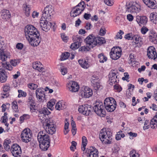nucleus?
I'll return each instance as SVG.
<instances>
[{
	"label": "nucleus",
	"mask_w": 157,
	"mask_h": 157,
	"mask_svg": "<svg viewBox=\"0 0 157 157\" xmlns=\"http://www.w3.org/2000/svg\"><path fill=\"white\" fill-rule=\"evenodd\" d=\"M78 111L80 113L86 116L91 115L93 112L91 106L88 105L79 106Z\"/></svg>",
	"instance_id": "6"
},
{
	"label": "nucleus",
	"mask_w": 157,
	"mask_h": 157,
	"mask_svg": "<svg viewBox=\"0 0 157 157\" xmlns=\"http://www.w3.org/2000/svg\"><path fill=\"white\" fill-rule=\"evenodd\" d=\"M82 95L85 98H89L93 94V91L91 89L88 87L85 88L83 92L82 93Z\"/></svg>",
	"instance_id": "23"
},
{
	"label": "nucleus",
	"mask_w": 157,
	"mask_h": 157,
	"mask_svg": "<svg viewBox=\"0 0 157 157\" xmlns=\"http://www.w3.org/2000/svg\"><path fill=\"white\" fill-rule=\"evenodd\" d=\"M148 37L149 39H157V34L153 30H150L149 33Z\"/></svg>",
	"instance_id": "32"
},
{
	"label": "nucleus",
	"mask_w": 157,
	"mask_h": 157,
	"mask_svg": "<svg viewBox=\"0 0 157 157\" xmlns=\"http://www.w3.org/2000/svg\"><path fill=\"white\" fill-rule=\"evenodd\" d=\"M115 104L113 106H110V105H104L105 107L106 110L109 112H112L115 109L116 107Z\"/></svg>",
	"instance_id": "43"
},
{
	"label": "nucleus",
	"mask_w": 157,
	"mask_h": 157,
	"mask_svg": "<svg viewBox=\"0 0 157 157\" xmlns=\"http://www.w3.org/2000/svg\"><path fill=\"white\" fill-rule=\"evenodd\" d=\"M1 16L3 19H8L10 17L9 11L6 10H3L1 12Z\"/></svg>",
	"instance_id": "26"
},
{
	"label": "nucleus",
	"mask_w": 157,
	"mask_h": 157,
	"mask_svg": "<svg viewBox=\"0 0 157 157\" xmlns=\"http://www.w3.org/2000/svg\"><path fill=\"white\" fill-rule=\"evenodd\" d=\"M11 141L10 140L6 139L5 140L3 145L5 149L7 151L9 150L10 148V144Z\"/></svg>",
	"instance_id": "33"
},
{
	"label": "nucleus",
	"mask_w": 157,
	"mask_h": 157,
	"mask_svg": "<svg viewBox=\"0 0 157 157\" xmlns=\"http://www.w3.org/2000/svg\"><path fill=\"white\" fill-rule=\"evenodd\" d=\"M86 151L85 155L87 157H98V151L94 147H90L87 148Z\"/></svg>",
	"instance_id": "11"
},
{
	"label": "nucleus",
	"mask_w": 157,
	"mask_h": 157,
	"mask_svg": "<svg viewBox=\"0 0 157 157\" xmlns=\"http://www.w3.org/2000/svg\"><path fill=\"white\" fill-rule=\"evenodd\" d=\"M98 57L99 59V61L100 63H103L107 60V58L105 56L103 53H101L98 56Z\"/></svg>",
	"instance_id": "39"
},
{
	"label": "nucleus",
	"mask_w": 157,
	"mask_h": 157,
	"mask_svg": "<svg viewBox=\"0 0 157 157\" xmlns=\"http://www.w3.org/2000/svg\"><path fill=\"white\" fill-rule=\"evenodd\" d=\"M114 87V89L117 92H120L122 90L121 87L117 85H115Z\"/></svg>",
	"instance_id": "62"
},
{
	"label": "nucleus",
	"mask_w": 157,
	"mask_h": 157,
	"mask_svg": "<svg viewBox=\"0 0 157 157\" xmlns=\"http://www.w3.org/2000/svg\"><path fill=\"white\" fill-rule=\"evenodd\" d=\"M66 105L60 101L58 102L56 104V108L57 110H60L66 108Z\"/></svg>",
	"instance_id": "31"
},
{
	"label": "nucleus",
	"mask_w": 157,
	"mask_h": 157,
	"mask_svg": "<svg viewBox=\"0 0 157 157\" xmlns=\"http://www.w3.org/2000/svg\"><path fill=\"white\" fill-rule=\"evenodd\" d=\"M92 85L95 90H97L102 89V86L98 82H92Z\"/></svg>",
	"instance_id": "34"
},
{
	"label": "nucleus",
	"mask_w": 157,
	"mask_h": 157,
	"mask_svg": "<svg viewBox=\"0 0 157 157\" xmlns=\"http://www.w3.org/2000/svg\"><path fill=\"white\" fill-rule=\"evenodd\" d=\"M94 105L92 109L93 111H94L96 114L101 117H104L105 115V111L102 103L100 100H98Z\"/></svg>",
	"instance_id": "3"
},
{
	"label": "nucleus",
	"mask_w": 157,
	"mask_h": 157,
	"mask_svg": "<svg viewBox=\"0 0 157 157\" xmlns=\"http://www.w3.org/2000/svg\"><path fill=\"white\" fill-rule=\"evenodd\" d=\"M127 19L130 21H132L133 19V16L131 14L127 15Z\"/></svg>",
	"instance_id": "63"
},
{
	"label": "nucleus",
	"mask_w": 157,
	"mask_h": 157,
	"mask_svg": "<svg viewBox=\"0 0 157 157\" xmlns=\"http://www.w3.org/2000/svg\"><path fill=\"white\" fill-rule=\"evenodd\" d=\"M7 76L4 68L0 69V81L1 82H5L7 79Z\"/></svg>",
	"instance_id": "22"
},
{
	"label": "nucleus",
	"mask_w": 157,
	"mask_h": 157,
	"mask_svg": "<svg viewBox=\"0 0 157 157\" xmlns=\"http://www.w3.org/2000/svg\"><path fill=\"white\" fill-rule=\"evenodd\" d=\"M109 54L110 58L113 59H117L121 56V49L119 47H113L111 49Z\"/></svg>",
	"instance_id": "7"
},
{
	"label": "nucleus",
	"mask_w": 157,
	"mask_h": 157,
	"mask_svg": "<svg viewBox=\"0 0 157 157\" xmlns=\"http://www.w3.org/2000/svg\"><path fill=\"white\" fill-rule=\"evenodd\" d=\"M149 123V121L147 120H146L144 123V126L143 127V129L145 130L147 129H148L150 127H151L150 125H148V124Z\"/></svg>",
	"instance_id": "55"
},
{
	"label": "nucleus",
	"mask_w": 157,
	"mask_h": 157,
	"mask_svg": "<svg viewBox=\"0 0 157 157\" xmlns=\"http://www.w3.org/2000/svg\"><path fill=\"white\" fill-rule=\"evenodd\" d=\"M31 134L29 132V129L28 131L26 129H24L22 132L21 137L22 141L28 143L31 140Z\"/></svg>",
	"instance_id": "12"
},
{
	"label": "nucleus",
	"mask_w": 157,
	"mask_h": 157,
	"mask_svg": "<svg viewBox=\"0 0 157 157\" xmlns=\"http://www.w3.org/2000/svg\"><path fill=\"white\" fill-rule=\"evenodd\" d=\"M84 2H81L74 7L71 12V16L75 17L81 13L84 9Z\"/></svg>",
	"instance_id": "4"
},
{
	"label": "nucleus",
	"mask_w": 157,
	"mask_h": 157,
	"mask_svg": "<svg viewBox=\"0 0 157 157\" xmlns=\"http://www.w3.org/2000/svg\"><path fill=\"white\" fill-rule=\"evenodd\" d=\"M80 46V44L79 42H75L72 43L71 45V48L74 50L79 48Z\"/></svg>",
	"instance_id": "46"
},
{
	"label": "nucleus",
	"mask_w": 157,
	"mask_h": 157,
	"mask_svg": "<svg viewBox=\"0 0 157 157\" xmlns=\"http://www.w3.org/2000/svg\"><path fill=\"white\" fill-rule=\"evenodd\" d=\"M90 41L92 43L94 42H96V43H94L95 44L94 45V47L97 45H100L106 42L105 40H90Z\"/></svg>",
	"instance_id": "38"
},
{
	"label": "nucleus",
	"mask_w": 157,
	"mask_h": 157,
	"mask_svg": "<svg viewBox=\"0 0 157 157\" xmlns=\"http://www.w3.org/2000/svg\"><path fill=\"white\" fill-rule=\"evenodd\" d=\"M147 56L149 59L155 60L157 57V54L155 48L152 46L149 47L147 49Z\"/></svg>",
	"instance_id": "14"
},
{
	"label": "nucleus",
	"mask_w": 157,
	"mask_h": 157,
	"mask_svg": "<svg viewBox=\"0 0 157 157\" xmlns=\"http://www.w3.org/2000/svg\"><path fill=\"white\" fill-rule=\"evenodd\" d=\"M124 34V32L123 31L121 30H120L119 32L117 33L115 38L116 39H121L122 38V35Z\"/></svg>",
	"instance_id": "49"
},
{
	"label": "nucleus",
	"mask_w": 157,
	"mask_h": 157,
	"mask_svg": "<svg viewBox=\"0 0 157 157\" xmlns=\"http://www.w3.org/2000/svg\"><path fill=\"white\" fill-rule=\"evenodd\" d=\"M148 31V29L145 26H143L141 29V31L143 34H145Z\"/></svg>",
	"instance_id": "58"
},
{
	"label": "nucleus",
	"mask_w": 157,
	"mask_h": 157,
	"mask_svg": "<svg viewBox=\"0 0 157 157\" xmlns=\"http://www.w3.org/2000/svg\"><path fill=\"white\" fill-rule=\"evenodd\" d=\"M20 62V60L18 59H14V60H11L10 61V63L13 66H16Z\"/></svg>",
	"instance_id": "51"
},
{
	"label": "nucleus",
	"mask_w": 157,
	"mask_h": 157,
	"mask_svg": "<svg viewBox=\"0 0 157 157\" xmlns=\"http://www.w3.org/2000/svg\"><path fill=\"white\" fill-rule=\"evenodd\" d=\"M60 71L61 72L62 74L64 75L67 73V69L66 67H64L63 66H61L60 67Z\"/></svg>",
	"instance_id": "53"
},
{
	"label": "nucleus",
	"mask_w": 157,
	"mask_h": 157,
	"mask_svg": "<svg viewBox=\"0 0 157 157\" xmlns=\"http://www.w3.org/2000/svg\"><path fill=\"white\" fill-rule=\"evenodd\" d=\"M10 90V87L7 86H5L3 87V90L4 93L2 94L4 95L6 97H7L8 96L9 94V91Z\"/></svg>",
	"instance_id": "35"
},
{
	"label": "nucleus",
	"mask_w": 157,
	"mask_h": 157,
	"mask_svg": "<svg viewBox=\"0 0 157 157\" xmlns=\"http://www.w3.org/2000/svg\"><path fill=\"white\" fill-rule=\"evenodd\" d=\"M116 74L115 72H113V71H111L109 75V78L116 77Z\"/></svg>",
	"instance_id": "60"
},
{
	"label": "nucleus",
	"mask_w": 157,
	"mask_h": 157,
	"mask_svg": "<svg viewBox=\"0 0 157 157\" xmlns=\"http://www.w3.org/2000/svg\"><path fill=\"white\" fill-rule=\"evenodd\" d=\"M3 68H5L6 69L8 70L9 71H11L12 70L13 67L11 65L9 64L8 62H6L5 63H2Z\"/></svg>",
	"instance_id": "40"
},
{
	"label": "nucleus",
	"mask_w": 157,
	"mask_h": 157,
	"mask_svg": "<svg viewBox=\"0 0 157 157\" xmlns=\"http://www.w3.org/2000/svg\"><path fill=\"white\" fill-rule=\"evenodd\" d=\"M53 10L51 5H48L45 8L42 16V19H48V21L51 19V16L53 14Z\"/></svg>",
	"instance_id": "9"
},
{
	"label": "nucleus",
	"mask_w": 157,
	"mask_h": 157,
	"mask_svg": "<svg viewBox=\"0 0 157 157\" xmlns=\"http://www.w3.org/2000/svg\"><path fill=\"white\" fill-rule=\"evenodd\" d=\"M12 108L13 110L16 112H18V109L17 102L16 101H13L12 103Z\"/></svg>",
	"instance_id": "47"
},
{
	"label": "nucleus",
	"mask_w": 157,
	"mask_h": 157,
	"mask_svg": "<svg viewBox=\"0 0 157 157\" xmlns=\"http://www.w3.org/2000/svg\"><path fill=\"white\" fill-rule=\"evenodd\" d=\"M37 86L36 85L34 84L31 83L28 85V87L32 90H34L36 89Z\"/></svg>",
	"instance_id": "57"
},
{
	"label": "nucleus",
	"mask_w": 157,
	"mask_h": 157,
	"mask_svg": "<svg viewBox=\"0 0 157 157\" xmlns=\"http://www.w3.org/2000/svg\"><path fill=\"white\" fill-rule=\"evenodd\" d=\"M69 90L72 92H76L79 89V86L77 83L74 81H70L67 86Z\"/></svg>",
	"instance_id": "17"
},
{
	"label": "nucleus",
	"mask_w": 157,
	"mask_h": 157,
	"mask_svg": "<svg viewBox=\"0 0 157 157\" xmlns=\"http://www.w3.org/2000/svg\"><path fill=\"white\" fill-rule=\"evenodd\" d=\"M102 141V143L104 144H110L112 142V137H110V139H109L107 137H105L102 140H100Z\"/></svg>",
	"instance_id": "45"
},
{
	"label": "nucleus",
	"mask_w": 157,
	"mask_h": 157,
	"mask_svg": "<svg viewBox=\"0 0 157 157\" xmlns=\"http://www.w3.org/2000/svg\"><path fill=\"white\" fill-rule=\"evenodd\" d=\"M104 2L105 4L109 6H112L113 3V0H104Z\"/></svg>",
	"instance_id": "56"
},
{
	"label": "nucleus",
	"mask_w": 157,
	"mask_h": 157,
	"mask_svg": "<svg viewBox=\"0 0 157 157\" xmlns=\"http://www.w3.org/2000/svg\"><path fill=\"white\" fill-rule=\"evenodd\" d=\"M43 88H38L36 91V96L38 101L41 102H43L45 100V94L44 92L43 91Z\"/></svg>",
	"instance_id": "19"
},
{
	"label": "nucleus",
	"mask_w": 157,
	"mask_h": 157,
	"mask_svg": "<svg viewBox=\"0 0 157 157\" xmlns=\"http://www.w3.org/2000/svg\"><path fill=\"white\" fill-rule=\"evenodd\" d=\"M87 142L86 138L85 136H83L82 138V147H81L82 150L85 151Z\"/></svg>",
	"instance_id": "36"
},
{
	"label": "nucleus",
	"mask_w": 157,
	"mask_h": 157,
	"mask_svg": "<svg viewBox=\"0 0 157 157\" xmlns=\"http://www.w3.org/2000/svg\"><path fill=\"white\" fill-rule=\"evenodd\" d=\"M112 132L109 131L108 129H102L100 132L99 134V138L100 140H102L105 137H107L109 139L110 137L112 136Z\"/></svg>",
	"instance_id": "16"
},
{
	"label": "nucleus",
	"mask_w": 157,
	"mask_h": 157,
	"mask_svg": "<svg viewBox=\"0 0 157 157\" xmlns=\"http://www.w3.org/2000/svg\"><path fill=\"white\" fill-rule=\"evenodd\" d=\"M26 103L28 105L30 106V110L32 112H35L37 109V107L36 105V103L33 96L29 94L27 98Z\"/></svg>",
	"instance_id": "5"
},
{
	"label": "nucleus",
	"mask_w": 157,
	"mask_h": 157,
	"mask_svg": "<svg viewBox=\"0 0 157 157\" xmlns=\"http://www.w3.org/2000/svg\"><path fill=\"white\" fill-rule=\"evenodd\" d=\"M117 76H116V77L109 78V84L110 85H112L113 84L115 83V82H117L116 78H117Z\"/></svg>",
	"instance_id": "50"
},
{
	"label": "nucleus",
	"mask_w": 157,
	"mask_h": 157,
	"mask_svg": "<svg viewBox=\"0 0 157 157\" xmlns=\"http://www.w3.org/2000/svg\"><path fill=\"white\" fill-rule=\"evenodd\" d=\"M86 43V47L84 46L81 47L79 49V51L82 52H87L90 51L91 48L94 47V43H96L95 42L91 43L90 40H85Z\"/></svg>",
	"instance_id": "15"
},
{
	"label": "nucleus",
	"mask_w": 157,
	"mask_h": 157,
	"mask_svg": "<svg viewBox=\"0 0 157 157\" xmlns=\"http://www.w3.org/2000/svg\"><path fill=\"white\" fill-rule=\"evenodd\" d=\"M40 22V25L41 29L44 31L47 32L50 29V26L48 25V21H50V20L48 21V19L41 18Z\"/></svg>",
	"instance_id": "18"
},
{
	"label": "nucleus",
	"mask_w": 157,
	"mask_h": 157,
	"mask_svg": "<svg viewBox=\"0 0 157 157\" xmlns=\"http://www.w3.org/2000/svg\"><path fill=\"white\" fill-rule=\"evenodd\" d=\"M150 126L153 129L157 128V112L155 115L151 120Z\"/></svg>",
	"instance_id": "25"
},
{
	"label": "nucleus",
	"mask_w": 157,
	"mask_h": 157,
	"mask_svg": "<svg viewBox=\"0 0 157 157\" xmlns=\"http://www.w3.org/2000/svg\"><path fill=\"white\" fill-rule=\"evenodd\" d=\"M150 18L151 20L157 21V14L151 13L150 15Z\"/></svg>",
	"instance_id": "54"
},
{
	"label": "nucleus",
	"mask_w": 157,
	"mask_h": 157,
	"mask_svg": "<svg viewBox=\"0 0 157 157\" xmlns=\"http://www.w3.org/2000/svg\"><path fill=\"white\" fill-rule=\"evenodd\" d=\"M61 37L62 39H69L68 36L66 35L64 33L61 34Z\"/></svg>",
	"instance_id": "64"
},
{
	"label": "nucleus",
	"mask_w": 157,
	"mask_h": 157,
	"mask_svg": "<svg viewBox=\"0 0 157 157\" xmlns=\"http://www.w3.org/2000/svg\"><path fill=\"white\" fill-rule=\"evenodd\" d=\"M25 37L27 39H36L40 38V34L36 29L33 25H28L25 29Z\"/></svg>",
	"instance_id": "2"
},
{
	"label": "nucleus",
	"mask_w": 157,
	"mask_h": 157,
	"mask_svg": "<svg viewBox=\"0 0 157 157\" xmlns=\"http://www.w3.org/2000/svg\"><path fill=\"white\" fill-rule=\"evenodd\" d=\"M132 45H136V47H140L143 44V42L141 40H133L132 42Z\"/></svg>",
	"instance_id": "41"
},
{
	"label": "nucleus",
	"mask_w": 157,
	"mask_h": 157,
	"mask_svg": "<svg viewBox=\"0 0 157 157\" xmlns=\"http://www.w3.org/2000/svg\"><path fill=\"white\" fill-rule=\"evenodd\" d=\"M78 62L81 67L84 69H87L89 67V64L85 59L79 60Z\"/></svg>",
	"instance_id": "29"
},
{
	"label": "nucleus",
	"mask_w": 157,
	"mask_h": 157,
	"mask_svg": "<svg viewBox=\"0 0 157 157\" xmlns=\"http://www.w3.org/2000/svg\"><path fill=\"white\" fill-rule=\"evenodd\" d=\"M24 10L25 11V14L27 17H28L30 15V7L28 5H24Z\"/></svg>",
	"instance_id": "42"
},
{
	"label": "nucleus",
	"mask_w": 157,
	"mask_h": 157,
	"mask_svg": "<svg viewBox=\"0 0 157 157\" xmlns=\"http://www.w3.org/2000/svg\"><path fill=\"white\" fill-rule=\"evenodd\" d=\"M37 139L39 143L40 147L42 151H47L50 146L49 136L46 134L45 131H41L38 134Z\"/></svg>",
	"instance_id": "1"
},
{
	"label": "nucleus",
	"mask_w": 157,
	"mask_h": 157,
	"mask_svg": "<svg viewBox=\"0 0 157 157\" xmlns=\"http://www.w3.org/2000/svg\"><path fill=\"white\" fill-rule=\"evenodd\" d=\"M55 104V102L51 100V101L48 102L47 104L48 107L50 109L52 110V108L53 107V106Z\"/></svg>",
	"instance_id": "52"
},
{
	"label": "nucleus",
	"mask_w": 157,
	"mask_h": 157,
	"mask_svg": "<svg viewBox=\"0 0 157 157\" xmlns=\"http://www.w3.org/2000/svg\"><path fill=\"white\" fill-rule=\"evenodd\" d=\"M124 77H123L122 78V79L123 80H126L127 81L128 80L129 78V75L127 73H124Z\"/></svg>",
	"instance_id": "59"
},
{
	"label": "nucleus",
	"mask_w": 157,
	"mask_h": 157,
	"mask_svg": "<svg viewBox=\"0 0 157 157\" xmlns=\"http://www.w3.org/2000/svg\"><path fill=\"white\" fill-rule=\"evenodd\" d=\"M124 38L126 39H139L140 36L138 35H134L130 33L126 34Z\"/></svg>",
	"instance_id": "28"
},
{
	"label": "nucleus",
	"mask_w": 157,
	"mask_h": 157,
	"mask_svg": "<svg viewBox=\"0 0 157 157\" xmlns=\"http://www.w3.org/2000/svg\"><path fill=\"white\" fill-rule=\"evenodd\" d=\"M46 129L48 128L50 134H52L55 132L56 131V126L55 122L51 119H49V121L46 124Z\"/></svg>",
	"instance_id": "13"
},
{
	"label": "nucleus",
	"mask_w": 157,
	"mask_h": 157,
	"mask_svg": "<svg viewBox=\"0 0 157 157\" xmlns=\"http://www.w3.org/2000/svg\"><path fill=\"white\" fill-rule=\"evenodd\" d=\"M23 47V44L21 43H18L16 45V48L18 49H21Z\"/></svg>",
	"instance_id": "61"
},
{
	"label": "nucleus",
	"mask_w": 157,
	"mask_h": 157,
	"mask_svg": "<svg viewBox=\"0 0 157 157\" xmlns=\"http://www.w3.org/2000/svg\"><path fill=\"white\" fill-rule=\"evenodd\" d=\"M0 54L1 56V59L2 61H5L7 59H10V55L9 54L7 53L3 50L0 49Z\"/></svg>",
	"instance_id": "24"
},
{
	"label": "nucleus",
	"mask_w": 157,
	"mask_h": 157,
	"mask_svg": "<svg viewBox=\"0 0 157 157\" xmlns=\"http://www.w3.org/2000/svg\"><path fill=\"white\" fill-rule=\"evenodd\" d=\"M70 53L68 52H65L62 53L60 59L63 61L65 60L68 58L70 56Z\"/></svg>",
	"instance_id": "44"
},
{
	"label": "nucleus",
	"mask_w": 157,
	"mask_h": 157,
	"mask_svg": "<svg viewBox=\"0 0 157 157\" xmlns=\"http://www.w3.org/2000/svg\"><path fill=\"white\" fill-rule=\"evenodd\" d=\"M136 21L140 25H145L147 21V18L145 16H137Z\"/></svg>",
	"instance_id": "20"
},
{
	"label": "nucleus",
	"mask_w": 157,
	"mask_h": 157,
	"mask_svg": "<svg viewBox=\"0 0 157 157\" xmlns=\"http://www.w3.org/2000/svg\"><path fill=\"white\" fill-rule=\"evenodd\" d=\"M12 155L15 157H20L22 153L20 146L17 144H13L10 149Z\"/></svg>",
	"instance_id": "10"
},
{
	"label": "nucleus",
	"mask_w": 157,
	"mask_h": 157,
	"mask_svg": "<svg viewBox=\"0 0 157 157\" xmlns=\"http://www.w3.org/2000/svg\"><path fill=\"white\" fill-rule=\"evenodd\" d=\"M115 104V107H116L117 104L115 100L112 98H106L104 101V105L113 106Z\"/></svg>",
	"instance_id": "21"
},
{
	"label": "nucleus",
	"mask_w": 157,
	"mask_h": 157,
	"mask_svg": "<svg viewBox=\"0 0 157 157\" xmlns=\"http://www.w3.org/2000/svg\"><path fill=\"white\" fill-rule=\"evenodd\" d=\"M30 44L33 46H37L40 42V40H28Z\"/></svg>",
	"instance_id": "37"
},
{
	"label": "nucleus",
	"mask_w": 157,
	"mask_h": 157,
	"mask_svg": "<svg viewBox=\"0 0 157 157\" xmlns=\"http://www.w3.org/2000/svg\"><path fill=\"white\" fill-rule=\"evenodd\" d=\"M144 3L148 7L152 8L156 2L155 0H142Z\"/></svg>",
	"instance_id": "27"
},
{
	"label": "nucleus",
	"mask_w": 157,
	"mask_h": 157,
	"mask_svg": "<svg viewBox=\"0 0 157 157\" xmlns=\"http://www.w3.org/2000/svg\"><path fill=\"white\" fill-rule=\"evenodd\" d=\"M39 117L45 116V115H48L50 114V112L48 111L47 108L42 109V110L39 111Z\"/></svg>",
	"instance_id": "30"
},
{
	"label": "nucleus",
	"mask_w": 157,
	"mask_h": 157,
	"mask_svg": "<svg viewBox=\"0 0 157 157\" xmlns=\"http://www.w3.org/2000/svg\"><path fill=\"white\" fill-rule=\"evenodd\" d=\"M139 6L133 2H127L126 4V11L130 13L138 12L140 10Z\"/></svg>",
	"instance_id": "8"
},
{
	"label": "nucleus",
	"mask_w": 157,
	"mask_h": 157,
	"mask_svg": "<svg viewBox=\"0 0 157 157\" xmlns=\"http://www.w3.org/2000/svg\"><path fill=\"white\" fill-rule=\"evenodd\" d=\"M65 120L67 121V122H65V124L64 126V129L65 131L64 132V134L66 135L69 132V130L68 129L69 124L67 122V119H66Z\"/></svg>",
	"instance_id": "48"
}]
</instances>
